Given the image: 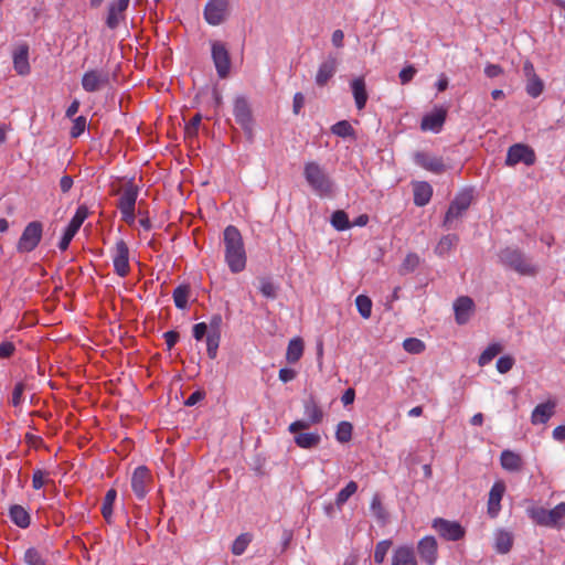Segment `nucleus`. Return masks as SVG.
Returning a JSON list of instances; mask_svg holds the SVG:
<instances>
[{"label":"nucleus","instance_id":"obj_25","mask_svg":"<svg viewBox=\"0 0 565 565\" xmlns=\"http://www.w3.org/2000/svg\"><path fill=\"white\" fill-rule=\"evenodd\" d=\"M137 198L138 188L130 183L124 189L117 207L120 210V212H131V210H135Z\"/></svg>","mask_w":565,"mask_h":565},{"label":"nucleus","instance_id":"obj_40","mask_svg":"<svg viewBox=\"0 0 565 565\" xmlns=\"http://www.w3.org/2000/svg\"><path fill=\"white\" fill-rule=\"evenodd\" d=\"M358 484L355 481H350L342 490L339 491L335 498V505L341 509L342 505L356 492Z\"/></svg>","mask_w":565,"mask_h":565},{"label":"nucleus","instance_id":"obj_5","mask_svg":"<svg viewBox=\"0 0 565 565\" xmlns=\"http://www.w3.org/2000/svg\"><path fill=\"white\" fill-rule=\"evenodd\" d=\"M531 519L539 525L554 527L558 522L565 519V502L557 504L551 510L536 508L530 511Z\"/></svg>","mask_w":565,"mask_h":565},{"label":"nucleus","instance_id":"obj_51","mask_svg":"<svg viewBox=\"0 0 565 565\" xmlns=\"http://www.w3.org/2000/svg\"><path fill=\"white\" fill-rule=\"evenodd\" d=\"M24 561L28 565H46L42 554L35 548H29L25 551Z\"/></svg>","mask_w":565,"mask_h":565},{"label":"nucleus","instance_id":"obj_14","mask_svg":"<svg viewBox=\"0 0 565 565\" xmlns=\"http://www.w3.org/2000/svg\"><path fill=\"white\" fill-rule=\"evenodd\" d=\"M228 15V0H209L204 8V18L211 25L223 23Z\"/></svg>","mask_w":565,"mask_h":565},{"label":"nucleus","instance_id":"obj_53","mask_svg":"<svg viewBox=\"0 0 565 565\" xmlns=\"http://www.w3.org/2000/svg\"><path fill=\"white\" fill-rule=\"evenodd\" d=\"M514 365V359L511 355H504L497 361V370L501 374L508 373Z\"/></svg>","mask_w":565,"mask_h":565},{"label":"nucleus","instance_id":"obj_47","mask_svg":"<svg viewBox=\"0 0 565 565\" xmlns=\"http://www.w3.org/2000/svg\"><path fill=\"white\" fill-rule=\"evenodd\" d=\"M391 546H392V541H390V540H383L376 544L375 551H374V562L376 564H382L385 561L386 554H387L388 550L391 548Z\"/></svg>","mask_w":565,"mask_h":565},{"label":"nucleus","instance_id":"obj_13","mask_svg":"<svg viewBox=\"0 0 565 565\" xmlns=\"http://www.w3.org/2000/svg\"><path fill=\"white\" fill-rule=\"evenodd\" d=\"M152 482L150 470L146 466L137 467L131 476V489L135 495L142 500L147 495Z\"/></svg>","mask_w":565,"mask_h":565},{"label":"nucleus","instance_id":"obj_50","mask_svg":"<svg viewBox=\"0 0 565 565\" xmlns=\"http://www.w3.org/2000/svg\"><path fill=\"white\" fill-rule=\"evenodd\" d=\"M371 510L374 516L380 521H385L387 518L386 511L382 504L380 495L375 494L371 502Z\"/></svg>","mask_w":565,"mask_h":565},{"label":"nucleus","instance_id":"obj_26","mask_svg":"<svg viewBox=\"0 0 565 565\" xmlns=\"http://www.w3.org/2000/svg\"><path fill=\"white\" fill-rule=\"evenodd\" d=\"M414 204L416 206H425L433 196V188L428 182L417 181L413 183Z\"/></svg>","mask_w":565,"mask_h":565},{"label":"nucleus","instance_id":"obj_18","mask_svg":"<svg viewBox=\"0 0 565 565\" xmlns=\"http://www.w3.org/2000/svg\"><path fill=\"white\" fill-rule=\"evenodd\" d=\"M338 64L339 62L337 56L332 54L328 55V57L320 64L315 78L316 84L319 87L326 86L328 82L334 76Z\"/></svg>","mask_w":565,"mask_h":565},{"label":"nucleus","instance_id":"obj_35","mask_svg":"<svg viewBox=\"0 0 565 565\" xmlns=\"http://www.w3.org/2000/svg\"><path fill=\"white\" fill-rule=\"evenodd\" d=\"M459 237L456 234H448L443 236L435 247V253L444 256L449 253L458 243Z\"/></svg>","mask_w":565,"mask_h":565},{"label":"nucleus","instance_id":"obj_28","mask_svg":"<svg viewBox=\"0 0 565 565\" xmlns=\"http://www.w3.org/2000/svg\"><path fill=\"white\" fill-rule=\"evenodd\" d=\"M392 565H417V559L413 547H397L392 556Z\"/></svg>","mask_w":565,"mask_h":565},{"label":"nucleus","instance_id":"obj_34","mask_svg":"<svg viewBox=\"0 0 565 565\" xmlns=\"http://www.w3.org/2000/svg\"><path fill=\"white\" fill-rule=\"evenodd\" d=\"M513 545V536L510 532L500 530L495 534V550L498 553H508Z\"/></svg>","mask_w":565,"mask_h":565},{"label":"nucleus","instance_id":"obj_16","mask_svg":"<svg viewBox=\"0 0 565 565\" xmlns=\"http://www.w3.org/2000/svg\"><path fill=\"white\" fill-rule=\"evenodd\" d=\"M414 161L423 169L436 174H441L446 171V164L443 158L433 156L425 151H417L414 154Z\"/></svg>","mask_w":565,"mask_h":565},{"label":"nucleus","instance_id":"obj_43","mask_svg":"<svg viewBox=\"0 0 565 565\" xmlns=\"http://www.w3.org/2000/svg\"><path fill=\"white\" fill-rule=\"evenodd\" d=\"M259 291L268 299H276L278 296V286L267 278L259 279Z\"/></svg>","mask_w":565,"mask_h":565},{"label":"nucleus","instance_id":"obj_32","mask_svg":"<svg viewBox=\"0 0 565 565\" xmlns=\"http://www.w3.org/2000/svg\"><path fill=\"white\" fill-rule=\"evenodd\" d=\"M500 460L502 468L505 470L519 471L522 468V458L511 450L502 451Z\"/></svg>","mask_w":565,"mask_h":565},{"label":"nucleus","instance_id":"obj_46","mask_svg":"<svg viewBox=\"0 0 565 565\" xmlns=\"http://www.w3.org/2000/svg\"><path fill=\"white\" fill-rule=\"evenodd\" d=\"M332 134L345 138L354 135V129L351 124L347 120H341L331 127Z\"/></svg>","mask_w":565,"mask_h":565},{"label":"nucleus","instance_id":"obj_11","mask_svg":"<svg viewBox=\"0 0 565 565\" xmlns=\"http://www.w3.org/2000/svg\"><path fill=\"white\" fill-rule=\"evenodd\" d=\"M114 271L121 278L130 273L129 248L124 239L116 242L111 254Z\"/></svg>","mask_w":565,"mask_h":565},{"label":"nucleus","instance_id":"obj_23","mask_svg":"<svg viewBox=\"0 0 565 565\" xmlns=\"http://www.w3.org/2000/svg\"><path fill=\"white\" fill-rule=\"evenodd\" d=\"M13 67L19 75H28L30 73L29 46L26 44H20L14 50Z\"/></svg>","mask_w":565,"mask_h":565},{"label":"nucleus","instance_id":"obj_57","mask_svg":"<svg viewBox=\"0 0 565 565\" xmlns=\"http://www.w3.org/2000/svg\"><path fill=\"white\" fill-rule=\"evenodd\" d=\"M222 323H223L222 316L220 313L213 315L207 324V327H209L207 333L221 334Z\"/></svg>","mask_w":565,"mask_h":565},{"label":"nucleus","instance_id":"obj_64","mask_svg":"<svg viewBox=\"0 0 565 565\" xmlns=\"http://www.w3.org/2000/svg\"><path fill=\"white\" fill-rule=\"evenodd\" d=\"M73 178L71 175H63L60 180V189L62 193H67L73 186Z\"/></svg>","mask_w":565,"mask_h":565},{"label":"nucleus","instance_id":"obj_3","mask_svg":"<svg viewBox=\"0 0 565 565\" xmlns=\"http://www.w3.org/2000/svg\"><path fill=\"white\" fill-rule=\"evenodd\" d=\"M303 177L311 190L320 196H331L334 183L326 169L316 161L306 162Z\"/></svg>","mask_w":565,"mask_h":565},{"label":"nucleus","instance_id":"obj_37","mask_svg":"<svg viewBox=\"0 0 565 565\" xmlns=\"http://www.w3.org/2000/svg\"><path fill=\"white\" fill-rule=\"evenodd\" d=\"M190 295V287L188 285H180L173 290L174 305L179 309H185Z\"/></svg>","mask_w":565,"mask_h":565},{"label":"nucleus","instance_id":"obj_30","mask_svg":"<svg viewBox=\"0 0 565 565\" xmlns=\"http://www.w3.org/2000/svg\"><path fill=\"white\" fill-rule=\"evenodd\" d=\"M321 441L318 433H303L302 430L295 434V444L303 449L316 448Z\"/></svg>","mask_w":565,"mask_h":565},{"label":"nucleus","instance_id":"obj_31","mask_svg":"<svg viewBox=\"0 0 565 565\" xmlns=\"http://www.w3.org/2000/svg\"><path fill=\"white\" fill-rule=\"evenodd\" d=\"M9 514L11 521L19 527L25 529L30 525L31 516L29 512L19 504L10 507Z\"/></svg>","mask_w":565,"mask_h":565},{"label":"nucleus","instance_id":"obj_1","mask_svg":"<svg viewBox=\"0 0 565 565\" xmlns=\"http://www.w3.org/2000/svg\"><path fill=\"white\" fill-rule=\"evenodd\" d=\"M225 262L234 274L246 267V252L241 232L233 225L224 230Z\"/></svg>","mask_w":565,"mask_h":565},{"label":"nucleus","instance_id":"obj_19","mask_svg":"<svg viewBox=\"0 0 565 565\" xmlns=\"http://www.w3.org/2000/svg\"><path fill=\"white\" fill-rule=\"evenodd\" d=\"M455 319L458 324H465L469 321L473 310L475 302L468 296L459 297L454 303Z\"/></svg>","mask_w":565,"mask_h":565},{"label":"nucleus","instance_id":"obj_33","mask_svg":"<svg viewBox=\"0 0 565 565\" xmlns=\"http://www.w3.org/2000/svg\"><path fill=\"white\" fill-rule=\"evenodd\" d=\"M303 354V341L301 338H295L289 341L287 352H286V360L289 363H296L300 360V358Z\"/></svg>","mask_w":565,"mask_h":565},{"label":"nucleus","instance_id":"obj_58","mask_svg":"<svg viewBox=\"0 0 565 565\" xmlns=\"http://www.w3.org/2000/svg\"><path fill=\"white\" fill-rule=\"evenodd\" d=\"M415 74H416V68L413 65H408V66L404 67L399 72L401 83L402 84L409 83L413 79V77L415 76Z\"/></svg>","mask_w":565,"mask_h":565},{"label":"nucleus","instance_id":"obj_39","mask_svg":"<svg viewBox=\"0 0 565 565\" xmlns=\"http://www.w3.org/2000/svg\"><path fill=\"white\" fill-rule=\"evenodd\" d=\"M331 224L338 231H344L352 227V223H350L348 214L342 210L333 212L331 216Z\"/></svg>","mask_w":565,"mask_h":565},{"label":"nucleus","instance_id":"obj_45","mask_svg":"<svg viewBox=\"0 0 565 565\" xmlns=\"http://www.w3.org/2000/svg\"><path fill=\"white\" fill-rule=\"evenodd\" d=\"M502 351V347L499 343L490 344L479 356V365L484 366L489 364L494 356Z\"/></svg>","mask_w":565,"mask_h":565},{"label":"nucleus","instance_id":"obj_22","mask_svg":"<svg viewBox=\"0 0 565 565\" xmlns=\"http://www.w3.org/2000/svg\"><path fill=\"white\" fill-rule=\"evenodd\" d=\"M505 491V484L502 481H497L490 492L488 499V514L495 518L501 509V500Z\"/></svg>","mask_w":565,"mask_h":565},{"label":"nucleus","instance_id":"obj_36","mask_svg":"<svg viewBox=\"0 0 565 565\" xmlns=\"http://www.w3.org/2000/svg\"><path fill=\"white\" fill-rule=\"evenodd\" d=\"M116 498H117V491L115 489H109L106 492L105 498L103 500L102 514L108 523L110 522V519L113 515V507H114V502H115Z\"/></svg>","mask_w":565,"mask_h":565},{"label":"nucleus","instance_id":"obj_27","mask_svg":"<svg viewBox=\"0 0 565 565\" xmlns=\"http://www.w3.org/2000/svg\"><path fill=\"white\" fill-rule=\"evenodd\" d=\"M555 402L547 401L546 403L539 404L532 412V424H545L554 415Z\"/></svg>","mask_w":565,"mask_h":565},{"label":"nucleus","instance_id":"obj_48","mask_svg":"<svg viewBox=\"0 0 565 565\" xmlns=\"http://www.w3.org/2000/svg\"><path fill=\"white\" fill-rule=\"evenodd\" d=\"M221 334L207 333L206 337V352L210 359H215L220 347Z\"/></svg>","mask_w":565,"mask_h":565},{"label":"nucleus","instance_id":"obj_20","mask_svg":"<svg viewBox=\"0 0 565 565\" xmlns=\"http://www.w3.org/2000/svg\"><path fill=\"white\" fill-rule=\"evenodd\" d=\"M129 6V0H118L116 2H111L108 7V14L106 18V25L110 30H115L118 28L120 21L125 18V11Z\"/></svg>","mask_w":565,"mask_h":565},{"label":"nucleus","instance_id":"obj_2","mask_svg":"<svg viewBox=\"0 0 565 565\" xmlns=\"http://www.w3.org/2000/svg\"><path fill=\"white\" fill-rule=\"evenodd\" d=\"M500 263L521 276L533 277L539 273V267L523 250L518 247H507L499 253Z\"/></svg>","mask_w":565,"mask_h":565},{"label":"nucleus","instance_id":"obj_52","mask_svg":"<svg viewBox=\"0 0 565 565\" xmlns=\"http://www.w3.org/2000/svg\"><path fill=\"white\" fill-rule=\"evenodd\" d=\"M202 120V116L196 114L192 117V119L186 124L184 132L186 138L191 139L198 136V130Z\"/></svg>","mask_w":565,"mask_h":565},{"label":"nucleus","instance_id":"obj_24","mask_svg":"<svg viewBox=\"0 0 565 565\" xmlns=\"http://www.w3.org/2000/svg\"><path fill=\"white\" fill-rule=\"evenodd\" d=\"M446 116L447 111L445 109H438L435 113L424 116L420 122L422 130L438 132L445 124Z\"/></svg>","mask_w":565,"mask_h":565},{"label":"nucleus","instance_id":"obj_44","mask_svg":"<svg viewBox=\"0 0 565 565\" xmlns=\"http://www.w3.org/2000/svg\"><path fill=\"white\" fill-rule=\"evenodd\" d=\"M252 537L253 536L249 533H242L238 535L233 542L232 553L234 555H242L246 551L248 544L252 542Z\"/></svg>","mask_w":565,"mask_h":565},{"label":"nucleus","instance_id":"obj_9","mask_svg":"<svg viewBox=\"0 0 565 565\" xmlns=\"http://www.w3.org/2000/svg\"><path fill=\"white\" fill-rule=\"evenodd\" d=\"M211 53L217 75L221 78H226L231 70V57L226 45L221 41H213Z\"/></svg>","mask_w":565,"mask_h":565},{"label":"nucleus","instance_id":"obj_42","mask_svg":"<svg viewBox=\"0 0 565 565\" xmlns=\"http://www.w3.org/2000/svg\"><path fill=\"white\" fill-rule=\"evenodd\" d=\"M353 426L350 422H340L337 427L335 438L339 443H348L352 438Z\"/></svg>","mask_w":565,"mask_h":565},{"label":"nucleus","instance_id":"obj_29","mask_svg":"<svg viewBox=\"0 0 565 565\" xmlns=\"http://www.w3.org/2000/svg\"><path fill=\"white\" fill-rule=\"evenodd\" d=\"M351 88L354 96L355 105L359 110L365 107L367 102V92L365 87V82L363 77L354 78L351 82Z\"/></svg>","mask_w":565,"mask_h":565},{"label":"nucleus","instance_id":"obj_61","mask_svg":"<svg viewBox=\"0 0 565 565\" xmlns=\"http://www.w3.org/2000/svg\"><path fill=\"white\" fill-rule=\"evenodd\" d=\"M14 344L12 342H2L0 343V358L7 359L10 358L14 352Z\"/></svg>","mask_w":565,"mask_h":565},{"label":"nucleus","instance_id":"obj_49","mask_svg":"<svg viewBox=\"0 0 565 565\" xmlns=\"http://www.w3.org/2000/svg\"><path fill=\"white\" fill-rule=\"evenodd\" d=\"M403 348L408 353L419 354L425 350V344L419 339L407 338L403 342Z\"/></svg>","mask_w":565,"mask_h":565},{"label":"nucleus","instance_id":"obj_59","mask_svg":"<svg viewBox=\"0 0 565 565\" xmlns=\"http://www.w3.org/2000/svg\"><path fill=\"white\" fill-rule=\"evenodd\" d=\"M484 74L490 78H494L503 74V68L498 64H488L484 67Z\"/></svg>","mask_w":565,"mask_h":565},{"label":"nucleus","instance_id":"obj_21","mask_svg":"<svg viewBox=\"0 0 565 565\" xmlns=\"http://www.w3.org/2000/svg\"><path fill=\"white\" fill-rule=\"evenodd\" d=\"M420 558L428 565H434L437 559V542L433 536L422 539L417 546Z\"/></svg>","mask_w":565,"mask_h":565},{"label":"nucleus","instance_id":"obj_63","mask_svg":"<svg viewBox=\"0 0 565 565\" xmlns=\"http://www.w3.org/2000/svg\"><path fill=\"white\" fill-rule=\"evenodd\" d=\"M296 375L297 373L292 369L284 367L279 370V380L284 383L292 381L296 377Z\"/></svg>","mask_w":565,"mask_h":565},{"label":"nucleus","instance_id":"obj_10","mask_svg":"<svg viewBox=\"0 0 565 565\" xmlns=\"http://www.w3.org/2000/svg\"><path fill=\"white\" fill-rule=\"evenodd\" d=\"M535 160L536 156L531 147L524 143H515L508 149L505 164L513 167L522 162L525 166H533Z\"/></svg>","mask_w":565,"mask_h":565},{"label":"nucleus","instance_id":"obj_41","mask_svg":"<svg viewBox=\"0 0 565 565\" xmlns=\"http://www.w3.org/2000/svg\"><path fill=\"white\" fill-rule=\"evenodd\" d=\"M355 306L362 318L369 319L372 313V300L365 295H359L355 298Z\"/></svg>","mask_w":565,"mask_h":565},{"label":"nucleus","instance_id":"obj_15","mask_svg":"<svg viewBox=\"0 0 565 565\" xmlns=\"http://www.w3.org/2000/svg\"><path fill=\"white\" fill-rule=\"evenodd\" d=\"M236 122L247 132L252 131V109L247 99L243 96H238L234 100L233 109Z\"/></svg>","mask_w":565,"mask_h":565},{"label":"nucleus","instance_id":"obj_38","mask_svg":"<svg viewBox=\"0 0 565 565\" xmlns=\"http://www.w3.org/2000/svg\"><path fill=\"white\" fill-rule=\"evenodd\" d=\"M543 89L544 83L537 75L526 78L525 90L527 95L536 98L543 93Z\"/></svg>","mask_w":565,"mask_h":565},{"label":"nucleus","instance_id":"obj_54","mask_svg":"<svg viewBox=\"0 0 565 565\" xmlns=\"http://www.w3.org/2000/svg\"><path fill=\"white\" fill-rule=\"evenodd\" d=\"M49 476V472L47 471H44V470H41V469H36L33 471V476H32V487L35 489V490H39L41 489L45 482H46V477Z\"/></svg>","mask_w":565,"mask_h":565},{"label":"nucleus","instance_id":"obj_60","mask_svg":"<svg viewBox=\"0 0 565 565\" xmlns=\"http://www.w3.org/2000/svg\"><path fill=\"white\" fill-rule=\"evenodd\" d=\"M207 324L204 323V322H200V323H196L193 326V337L195 340L200 341L203 339V337L206 334L207 332Z\"/></svg>","mask_w":565,"mask_h":565},{"label":"nucleus","instance_id":"obj_6","mask_svg":"<svg viewBox=\"0 0 565 565\" xmlns=\"http://www.w3.org/2000/svg\"><path fill=\"white\" fill-rule=\"evenodd\" d=\"M305 415L307 419L296 420L289 425L288 430L291 434L306 430L312 424L321 423L323 418V412L313 398H309L305 402Z\"/></svg>","mask_w":565,"mask_h":565},{"label":"nucleus","instance_id":"obj_55","mask_svg":"<svg viewBox=\"0 0 565 565\" xmlns=\"http://www.w3.org/2000/svg\"><path fill=\"white\" fill-rule=\"evenodd\" d=\"M25 390V385L24 383L22 382H19L15 384L14 388H13V392H12V398H11V404L14 406V407H18L21 405L22 401H23V392Z\"/></svg>","mask_w":565,"mask_h":565},{"label":"nucleus","instance_id":"obj_4","mask_svg":"<svg viewBox=\"0 0 565 565\" xmlns=\"http://www.w3.org/2000/svg\"><path fill=\"white\" fill-rule=\"evenodd\" d=\"M43 236V223L40 221H32L24 227L18 243L17 252L26 254L33 252L41 243Z\"/></svg>","mask_w":565,"mask_h":565},{"label":"nucleus","instance_id":"obj_8","mask_svg":"<svg viewBox=\"0 0 565 565\" xmlns=\"http://www.w3.org/2000/svg\"><path fill=\"white\" fill-rule=\"evenodd\" d=\"M110 83V75L105 70L92 68L86 71L82 77V87L87 93H96Z\"/></svg>","mask_w":565,"mask_h":565},{"label":"nucleus","instance_id":"obj_12","mask_svg":"<svg viewBox=\"0 0 565 565\" xmlns=\"http://www.w3.org/2000/svg\"><path fill=\"white\" fill-rule=\"evenodd\" d=\"M88 216V209L85 205H81L77 207L75 215L72 217L67 227L64 231V234L58 243V248L61 250H66L72 242L73 237L76 235L82 224Z\"/></svg>","mask_w":565,"mask_h":565},{"label":"nucleus","instance_id":"obj_56","mask_svg":"<svg viewBox=\"0 0 565 565\" xmlns=\"http://www.w3.org/2000/svg\"><path fill=\"white\" fill-rule=\"evenodd\" d=\"M85 127H86V118L84 116L77 117L73 122V127L71 129V136L73 138H77L78 136H81L84 132Z\"/></svg>","mask_w":565,"mask_h":565},{"label":"nucleus","instance_id":"obj_17","mask_svg":"<svg viewBox=\"0 0 565 565\" xmlns=\"http://www.w3.org/2000/svg\"><path fill=\"white\" fill-rule=\"evenodd\" d=\"M433 526L443 537L449 541H458L465 535V530L457 522L436 519Z\"/></svg>","mask_w":565,"mask_h":565},{"label":"nucleus","instance_id":"obj_7","mask_svg":"<svg viewBox=\"0 0 565 565\" xmlns=\"http://www.w3.org/2000/svg\"><path fill=\"white\" fill-rule=\"evenodd\" d=\"M472 202V194L470 191H463L459 193L450 203L445 218H444V226L447 228L452 227L454 221L461 217L465 212L469 209L470 204Z\"/></svg>","mask_w":565,"mask_h":565},{"label":"nucleus","instance_id":"obj_62","mask_svg":"<svg viewBox=\"0 0 565 565\" xmlns=\"http://www.w3.org/2000/svg\"><path fill=\"white\" fill-rule=\"evenodd\" d=\"M164 340H166V343H167V347H168V350H171L175 343L179 341V333L177 331H167L164 334Z\"/></svg>","mask_w":565,"mask_h":565}]
</instances>
